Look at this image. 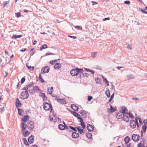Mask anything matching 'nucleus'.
Masks as SVG:
<instances>
[{"mask_svg": "<svg viewBox=\"0 0 147 147\" xmlns=\"http://www.w3.org/2000/svg\"><path fill=\"white\" fill-rule=\"evenodd\" d=\"M131 139L134 142H138L140 140V136L139 134H134L132 135Z\"/></svg>", "mask_w": 147, "mask_h": 147, "instance_id": "f257e3e1", "label": "nucleus"}, {"mask_svg": "<svg viewBox=\"0 0 147 147\" xmlns=\"http://www.w3.org/2000/svg\"><path fill=\"white\" fill-rule=\"evenodd\" d=\"M38 91H41V90L38 86H34L33 89L31 90V94L34 95L35 94V91L37 92Z\"/></svg>", "mask_w": 147, "mask_h": 147, "instance_id": "f03ea898", "label": "nucleus"}, {"mask_svg": "<svg viewBox=\"0 0 147 147\" xmlns=\"http://www.w3.org/2000/svg\"><path fill=\"white\" fill-rule=\"evenodd\" d=\"M128 110L126 107L123 106L122 107L121 110H120V113H122L123 115L127 114L128 113Z\"/></svg>", "mask_w": 147, "mask_h": 147, "instance_id": "7ed1b4c3", "label": "nucleus"}, {"mask_svg": "<svg viewBox=\"0 0 147 147\" xmlns=\"http://www.w3.org/2000/svg\"><path fill=\"white\" fill-rule=\"evenodd\" d=\"M49 103H48L47 102H45L43 104V108L46 111H48L47 109L49 108V107H50V105H51L50 103V101H49Z\"/></svg>", "mask_w": 147, "mask_h": 147, "instance_id": "20e7f679", "label": "nucleus"}, {"mask_svg": "<svg viewBox=\"0 0 147 147\" xmlns=\"http://www.w3.org/2000/svg\"><path fill=\"white\" fill-rule=\"evenodd\" d=\"M50 70V67L48 66L44 67L42 68L41 71H42V74L47 73H48Z\"/></svg>", "mask_w": 147, "mask_h": 147, "instance_id": "39448f33", "label": "nucleus"}, {"mask_svg": "<svg viewBox=\"0 0 147 147\" xmlns=\"http://www.w3.org/2000/svg\"><path fill=\"white\" fill-rule=\"evenodd\" d=\"M29 116L28 115H26L24 116L21 119L22 121H23L22 122L25 123L27 121L29 120Z\"/></svg>", "mask_w": 147, "mask_h": 147, "instance_id": "423d86ee", "label": "nucleus"}, {"mask_svg": "<svg viewBox=\"0 0 147 147\" xmlns=\"http://www.w3.org/2000/svg\"><path fill=\"white\" fill-rule=\"evenodd\" d=\"M16 106L17 108L21 107L22 105V104L21 102L18 98H17L16 101Z\"/></svg>", "mask_w": 147, "mask_h": 147, "instance_id": "0eeeda50", "label": "nucleus"}, {"mask_svg": "<svg viewBox=\"0 0 147 147\" xmlns=\"http://www.w3.org/2000/svg\"><path fill=\"white\" fill-rule=\"evenodd\" d=\"M28 142L30 144H32L33 143L34 140V136L31 135L28 138Z\"/></svg>", "mask_w": 147, "mask_h": 147, "instance_id": "6e6552de", "label": "nucleus"}, {"mask_svg": "<svg viewBox=\"0 0 147 147\" xmlns=\"http://www.w3.org/2000/svg\"><path fill=\"white\" fill-rule=\"evenodd\" d=\"M76 76H78L79 74H82L84 72V70L80 68H76Z\"/></svg>", "mask_w": 147, "mask_h": 147, "instance_id": "1a4fd4ad", "label": "nucleus"}, {"mask_svg": "<svg viewBox=\"0 0 147 147\" xmlns=\"http://www.w3.org/2000/svg\"><path fill=\"white\" fill-rule=\"evenodd\" d=\"M86 128L88 131L90 132L93 131L94 129V127L90 124H88L87 125Z\"/></svg>", "mask_w": 147, "mask_h": 147, "instance_id": "9d476101", "label": "nucleus"}, {"mask_svg": "<svg viewBox=\"0 0 147 147\" xmlns=\"http://www.w3.org/2000/svg\"><path fill=\"white\" fill-rule=\"evenodd\" d=\"M71 109H73L74 111H78L79 109V107L76 105L72 104L71 105Z\"/></svg>", "mask_w": 147, "mask_h": 147, "instance_id": "9b49d317", "label": "nucleus"}, {"mask_svg": "<svg viewBox=\"0 0 147 147\" xmlns=\"http://www.w3.org/2000/svg\"><path fill=\"white\" fill-rule=\"evenodd\" d=\"M76 128L78 131V132L80 134H82V133H84L85 132V131L83 129L81 128V127L80 126H78L76 127Z\"/></svg>", "mask_w": 147, "mask_h": 147, "instance_id": "f8f14e48", "label": "nucleus"}, {"mask_svg": "<svg viewBox=\"0 0 147 147\" xmlns=\"http://www.w3.org/2000/svg\"><path fill=\"white\" fill-rule=\"evenodd\" d=\"M79 134L76 132H73L72 133L71 136L73 138L76 139L79 137Z\"/></svg>", "mask_w": 147, "mask_h": 147, "instance_id": "ddd939ff", "label": "nucleus"}, {"mask_svg": "<svg viewBox=\"0 0 147 147\" xmlns=\"http://www.w3.org/2000/svg\"><path fill=\"white\" fill-rule=\"evenodd\" d=\"M80 113L84 117H83V118H86L87 117L86 112L84 110H81L80 111Z\"/></svg>", "mask_w": 147, "mask_h": 147, "instance_id": "4468645a", "label": "nucleus"}, {"mask_svg": "<svg viewBox=\"0 0 147 147\" xmlns=\"http://www.w3.org/2000/svg\"><path fill=\"white\" fill-rule=\"evenodd\" d=\"M134 122V120L131 119L130 121V123H129L130 127L133 129L135 128L136 127V124L135 123H133V122Z\"/></svg>", "mask_w": 147, "mask_h": 147, "instance_id": "2eb2a0df", "label": "nucleus"}, {"mask_svg": "<svg viewBox=\"0 0 147 147\" xmlns=\"http://www.w3.org/2000/svg\"><path fill=\"white\" fill-rule=\"evenodd\" d=\"M61 67V64L59 63H56L54 66V67L55 69L57 70L59 69Z\"/></svg>", "mask_w": 147, "mask_h": 147, "instance_id": "dca6fc26", "label": "nucleus"}, {"mask_svg": "<svg viewBox=\"0 0 147 147\" xmlns=\"http://www.w3.org/2000/svg\"><path fill=\"white\" fill-rule=\"evenodd\" d=\"M122 119L124 121H125L127 122H128L129 121V119L128 116L124 115Z\"/></svg>", "mask_w": 147, "mask_h": 147, "instance_id": "f3484780", "label": "nucleus"}, {"mask_svg": "<svg viewBox=\"0 0 147 147\" xmlns=\"http://www.w3.org/2000/svg\"><path fill=\"white\" fill-rule=\"evenodd\" d=\"M70 74L72 76H76V68L71 69L70 71Z\"/></svg>", "mask_w": 147, "mask_h": 147, "instance_id": "a211bd4d", "label": "nucleus"}, {"mask_svg": "<svg viewBox=\"0 0 147 147\" xmlns=\"http://www.w3.org/2000/svg\"><path fill=\"white\" fill-rule=\"evenodd\" d=\"M22 133L24 137H27L30 135V132L28 130H26L25 131H23L22 132Z\"/></svg>", "mask_w": 147, "mask_h": 147, "instance_id": "6ab92c4d", "label": "nucleus"}, {"mask_svg": "<svg viewBox=\"0 0 147 147\" xmlns=\"http://www.w3.org/2000/svg\"><path fill=\"white\" fill-rule=\"evenodd\" d=\"M25 124H23L22 123H21L20 124V127L22 128L21 132L23 131H24L26 130V127L25 126Z\"/></svg>", "mask_w": 147, "mask_h": 147, "instance_id": "aec40b11", "label": "nucleus"}, {"mask_svg": "<svg viewBox=\"0 0 147 147\" xmlns=\"http://www.w3.org/2000/svg\"><path fill=\"white\" fill-rule=\"evenodd\" d=\"M29 63H28L26 64V66L27 68L32 71H33L34 69V67L33 66H29L28 65Z\"/></svg>", "mask_w": 147, "mask_h": 147, "instance_id": "412c9836", "label": "nucleus"}, {"mask_svg": "<svg viewBox=\"0 0 147 147\" xmlns=\"http://www.w3.org/2000/svg\"><path fill=\"white\" fill-rule=\"evenodd\" d=\"M124 140L125 143L126 144H127L129 142V141L131 139L129 136H127L124 138Z\"/></svg>", "mask_w": 147, "mask_h": 147, "instance_id": "4be33fe9", "label": "nucleus"}, {"mask_svg": "<svg viewBox=\"0 0 147 147\" xmlns=\"http://www.w3.org/2000/svg\"><path fill=\"white\" fill-rule=\"evenodd\" d=\"M18 110L19 115L20 116H23L24 111L21 109L18 108Z\"/></svg>", "mask_w": 147, "mask_h": 147, "instance_id": "5701e85b", "label": "nucleus"}, {"mask_svg": "<svg viewBox=\"0 0 147 147\" xmlns=\"http://www.w3.org/2000/svg\"><path fill=\"white\" fill-rule=\"evenodd\" d=\"M86 136L88 139H90L92 138V135L91 133L88 132H87L86 134Z\"/></svg>", "mask_w": 147, "mask_h": 147, "instance_id": "b1692460", "label": "nucleus"}, {"mask_svg": "<svg viewBox=\"0 0 147 147\" xmlns=\"http://www.w3.org/2000/svg\"><path fill=\"white\" fill-rule=\"evenodd\" d=\"M22 36V35H17L16 34H13L12 36V38H13L17 39L18 38H20Z\"/></svg>", "mask_w": 147, "mask_h": 147, "instance_id": "393cba45", "label": "nucleus"}, {"mask_svg": "<svg viewBox=\"0 0 147 147\" xmlns=\"http://www.w3.org/2000/svg\"><path fill=\"white\" fill-rule=\"evenodd\" d=\"M51 109V112L53 114V115H54L55 112L54 110L53 109L52 105H50V107H49V108L47 109L48 111H49Z\"/></svg>", "mask_w": 147, "mask_h": 147, "instance_id": "a878e982", "label": "nucleus"}, {"mask_svg": "<svg viewBox=\"0 0 147 147\" xmlns=\"http://www.w3.org/2000/svg\"><path fill=\"white\" fill-rule=\"evenodd\" d=\"M105 93L106 95L108 98L110 97V91L109 89L107 90Z\"/></svg>", "mask_w": 147, "mask_h": 147, "instance_id": "bb28decb", "label": "nucleus"}, {"mask_svg": "<svg viewBox=\"0 0 147 147\" xmlns=\"http://www.w3.org/2000/svg\"><path fill=\"white\" fill-rule=\"evenodd\" d=\"M110 111L111 113H113L116 111V108H113L111 105H110Z\"/></svg>", "mask_w": 147, "mask_h": 147, "instance_id": "cd10ccee", "label": "nucleus"}, {"mask_svg": "<svg viewBox=\"0 0 147 147\" xmlns=\"http://www.w3.org/2000/svg\"><path fill=\"white\" fill-rule=\"evenodd\" d=\"M134 78V76L132 74H130L127 76V79L129 80L131 79H133Z\"/></svg>", "mask_w": 147, "mask_h": 147, "instance_id": "c85d7f7f", "label": "nucleus"}, {"mask_svg": "<svg viewBox=\"0 0 147 147\" xmlns=\"http://www.w3.org/2000/svg\"><path fill=\"white\" fill-rule=\"evenodd\" d=\"M39 80L41 82L44 83L45 82V80L42 78L41 73H40L39 74Z\"/></svg>", "mask_w": 147, "mask_h": 147, "instance_id": "c756f323", "label": "nucleus"}, {"mask_svg": "<svg viewBox=\"0 0 147 147\" xmlns=\"http://www.w3.org/2000/svg\"><path fill=\"white\" fill-rule=\"evenodd\" d=\"M64 126L62 124H59L58 125V128L59 129L62 130H64Z\"/></svg>", "mask_w": 147, "mask_h": 147, "instance_id": "7c9ffc66", "label": "nucleus"}, {"mask_svg": "<svg viewBox=\"0 0 147 147\" xmlns=\"http://www.w3.org/2000/svg\"><path fill=\"white\" fill-rule=\"evenodd\" d=\"M58 102L62 104H65L66 102L65 100H64L63 99H59V100L58 101Z\"/></svg>", "mask_w": 147, "mask_h": 147, "instance_id": "2f4dec72", "label": "nucleus"}, {"mask_svg": "<svg viewBox=\"0 0 147 147\" xmlns=\"http://www.w3.org/2000/svg\"><path fill=\"white\" fill-rule=\"evenodd\" d=\"M69 128L71 129L72 130L74 131V132H76L77 131V130H78L76 127H74L73 126H69Z\"/></svg>", "mask_w": 147, "mask_h": 147, "instance_id": "473e14b6", "label": "nucleus"}, {"mask_svg": "<svg viewBox=\"0 0 147 147\" xmlns=\"http://www.w3.org/2000/svg\"><path fill=\"white\" fill-rule=\"evenodd\" d=\"M142 128L143 129V131L144 133L146 132L147 129V127L146 125H143L142 126Z\"/></svg>", "mask_w": 147, "mask_h": 147, "instance_id": "72a5a7b5", "label": "nucleus"}, {"mask_svg": "<svg viewBox=\"0 0 147 147\" xmlns=\"http://www.w3.org/2000/svg\"><path fill=\"white\" fill-rule=\"evenodd\" d=\"M95 80L96 84H101L100 79L98 78H95Z\"/></svg>", "mask_w": 147, "mask_h": 147, "instance_id": "f704fd0d", "label": "nucleus"}, {"mask_svg": "<svg viewBox=\"0 0 147 147\" xmlns=\"http://www.w3.org/2000/svg\"><path fill=\"white\" fill-rule=\"evenodd\" d=\"M144 144L142 143L141 142L139 143L138 144V147H144Z\"/></svg>", "mask_w": 147, "mask_h": 147, "instance_id": "c9c22d12", "label": "nucleus"}, {"mask_svg": "<svg viewBox=\"0 0 147 147\" xmlns=\"http://www.w3.org/2000/svg\"><path fill=\"white\" fill-rule=\"evenodd\" d=\"M127 115H129V117L131 119H133L134 118L133 114L130 113H127Z\"/></svg>", "mask_w": 147, "mask_h": 147, "instance_id": "e433bc0d", "label": "nucleus"}, {"mask_svg": "<svg viewBox=\"0 0 147 147\" xmlns=\"http://www.w3.org/2000/svg\"><path fill=\"white\" fill-rule=\"evenodd\" d=\"M34 48H33L31 49L30 52V54L31 56L33 55L35 53V51H33Z\"/></svg>", "mask_w": 147, "mask_h": 147, "instance_id": "4c0bfd02", "label": "nucleus"}, {"mask_svg": "<svg viewBox=\"0 0 147 147\" xmlns=\"http://www.w3.org/2000/svg\"><path fill=\"white\" fill-rule=\"evenodd\" d=\"M28 85L29 87H31L34 86V83L33 82H29L28 83Z\"/></svg>", "mask_w": 147, "mask_h": 147, "instance_id": "58836bf2", "label": "nucleus"}, {"mask_svg": "<svg viewBox=\"0 0 147 147\" xmlns=\"http://www.w3.org/2000/svg\"><path fill=\"white\" fill-rule=\"evenodd\" d=\"M114 93H113L112 94V95H111L110 98H109V100L108 102H111V101L112 100V99H113V98H114Z\"/></svg>", "mask_w": 147, "mask_h": 147, "instance_id": "ea45409f", "label": "nucleus"}, {"mask_svg": "<svg viewBox=\"0 0 147 147\" xmlns=\"http://www.w3.org/2000/svg\"><path fill=\"white\" fill-rule=\"evenodd\" d=\"M80 125L82 126L83 129H85L86 126L84 122L80 123Z\"/></svg>", "mask_w": 147, "mask_h": 147, "instance_id": "a19ab883", "label": "nucleus"}, {"mask_svg": "<svg viewBox=\"0 0 147 147\" xmlns=\"http://www.w3.org/2000/svg\"><path fill=\"white\" fill-rule=\"evenodd\" d=\"M25 91H22V92L21 94L20 95V96L21 99H23L24 97V94H25Z\"/></svg>", "mask_w": 147, "mask_h": 147, "instance_id": "79ce46f5", "label": "nucleus"}, {"mask_svg": "<svg viewBox=\"0 0 147 147\" xmlns=\"http://www.w3.org/2000/svg\"><path fill=\"white\" fill-rule=\"evenodd\" d=\"M67 134L68 135H70L73 132L71 130L69 129L68 128V129H66Z\"/></svg>", "mask_w": 147, "mask_h": 147, "instance_id": "37998d69", "label": "nucleus"}, {"mask_svg": "<svg viewBox=\"0 0 147 147\" xmlns=\"http://www.w3.org/2000/svg\"><path fill=\"white\" fill-rule=\"evenodd\" d=\"M29 87L28 85H26L23 88L22 90H27L28 88Z\"/></svg>", "mask_w": 147, "mask_h": 147, "instance_id": "c03bdc74", "label": "nucleus"}, {"mask_svg": "<svg viewBox=\"0 0 147 147\" xmlns=\"http://www.w3.org/2000/svg\"><path fill=\"white\" fill-rule=\"evenodd\" d=\"M75 117H77L78 118V117H80L81 115H79V114H78V113H76V111L74 113V114L73 115Z\"/></svg>", "mask_w": 147, "mask_h": 147, "instance_id": "a18cd8bd", "label": "nucleus"}, {"mask_svg": "<svg viewBox=\"0 0 147 147\" xmlns=\"http://www.w3.org/2000/svg\"><path fill=\"white\" fill-rule=\"evenodd\" d=\"M47 90L48 92H49V94H52L53 92V91L51 90V89H50L49 87L48 88Z\"/></svg>", "mask_w": 147, "mask_h": 147, "instance_id": "49530a36", "label": "nucleus"}, {"mask_svg": "<svg viewBox=\"0 0 147 147\" xmlns=\"http://www.w3.org/2000/svg\"><path fill=\"white\" fill-rule=\"evenodd\" d=\"M26 80V78L25 76L23 77L21 80V82L22 84Z\"/></svg>", "mask_w": 147, "mask_h": 147, "instance_id": "de8ad7c7", "label": "nucleus"}, {"mask_svg": "<svg viewBox=\"0 0 147 147\" xmlns=\"http://www.w3.org/2000/svg\"><path fill=\"white\" fill-rule=\"evenodd\" d=\"M97 53V52H92L91 53L92 56L94 57H95Z\"/></svg>", "mask_w": 147, "mask_h": 147, "instance_id": "09e8293b", "label": "nucleus"}, {"mask_svg": "<svg viewBox=\"0 0 147 147\" xmlns=\"http://www.w3.org/2000/svg\"><path fill=\"white\" fill-rule=\"evenodd\" d=\"M53 116H54V118H53L54 120H53V121L54 122H56L57 121V116L56 115H53Z\"/></svg>", "mask_w": 147, "mask_h": 147, "instance_id": "8fccbe9b", "label": "nucleus"}, {"mask_svg": "<svg viewBox=\"0 0 147 147\" xmlns=\"http://www.w3.org/2000/svg\"><path fill=\"white\" fill-rule=\"evenodd\" d=\"M77 119L78 120H79V121L81 123L84 122V120L82 118L80 117H78Z\"/></svg>", "mask_w": 147, "mask_h": 147, "instance_id": "3c124183", "label": "nucleus"}, {"mask_svg": "<svg viewBox=\"0 0 147 147\" xmlns=\"http://www.w3.org/2000/svg\"><path fill=\"white\" fill-rule=\"evenodd\" d=\"M92 98H93V97L92 96H88V99H87L88 100V101H90L92 99Z\"/></svg>", "mask_w": 147, "mask_h": 147, "instance_id": "603ef678", "label": "nucleus"}, {"mask_svg": "<svg viewBox=\"0 0 147 147\" xmlns=\"http://www.w3.org/2000/svg\"><path fill=\"white\" fill-rule=\"evenodd\" d=\"M16 15L17 18H19L21 16V13L20 12L16 13Z\"/></svg>", "mask_w": 147, "mask_h": 147, "instance_id": "864d4df0", "label": "nucleus"}, {"mask_svg": "<svg viewBox=\"0 0 147 147\" xmlns=\"http://www.w3.org/2000/svg\"><path fill=\"white\" fill-rule=\"evenodd\" d=\"M103 81L104 82H105L106 83V84L108 86H109V82L108 81L107 78H105V79H104V80Z\"/></svg>", "mask_w": 147, "mask_h": 147, "instance_id": "5fc2aeb1", "label": "nucleus"}, {"mask_svg": "<svg viewBox=\"0 0 147 147\" xmlns=\"http://www.w3.org/2000/svg\"><path fill=\"white\" fill-rule=\"evenodd\" d=\"M123 115L122 114H121V115H118V119H123Z\"/></svg>", "mask_w": 147, "mask_h": 147, "instance_id": "6e6d98bb", "label": "nucleus"}, {"mask_svg": "<svg viewBox=\"0 0 147 147\" xmlns=\"http://www.w3.org/2000/svg\"><path fill=\"white\" fill-rule=\"evenodd\" d=\"M22 140L24 141V144H25L28 142L26 138H24L22 139Z\"/></svg>", "mask_w": 147, "mask_h": 147, "instance_id": "4d7b16f0", "label": "nucleus"}, {"mask_svg": "<svg viewBox=\"0 0 147 147\" xmlns=\"http://www.w3.org/2000/svg\"><path fill=\"white\" fill-rule=\"evenodd\" d=\"M40 93L41 94V97H42V98H45V96H46L45 94V93H42L40 91Z\"/></svg>", "mask_w": 147, "mask_h": 147, "instance_id": "13d9d810", "label": "nucleus"}, {"mask_svg": "<svg viewBox=\"0 0 147 147\" xmlns=\"http://www.w3.org/2000/svg\"><path fill=\"white\" fill-rule=\"evenodd\" d=\"M43 102H45V101H47V96H45V97L44 98H43Z\"/></svg>", "mask_w": 147, "mask_h": 147, "instance_id": "bf43d9fd", "label": "nucleus"}, {"mask_svg": "<svg viewBox=\"0 0 147 147\" xmlns=\"http://www.w3.org/2000/svg\"><path fill=\"white\" fill-rule=\"evenodd\" d=\"M48 48V47H40V51H42V49H45Z\"/></svg>", "mask_w": 147, "mask_h": 147, "instance_id": "052dcab7", "label": "nucleus"}, {"mask_svg": "<svg viewBox=\"0 0 147 147\" xmlns=\"http://www.w3.org/2000/svg\"><path fill=\"white\" fill-rule=\"evenodd\" d=\"M29 96V95L28 93V94H26L25 97H24L23 100H24L25 99H26L28 98Z\"/></svg>", "mask_w": 147, "mask_h": 147, "instance_id": "680f3d73", "label": "nucleus"}, {"mask_svg": "<svg viewBox=\"0 0 147 147\" xmlns=\"http://www.w3.org/2000/svg\"><path fill=\"white\" fill-rule=\"evenodd\" d=\"M30 127H32L31 130H33V128L34 127V123H30Z\"/></svg>", "mask_w": 147, "mask_h": 147, "instance_id": "e2e57ef3", "label": "nucleus"}, {"mask_svg": "<svg viewBox=\"0 0 147 147\" xmlns=\"http://www.w3.org/2000/svg\"><path fill=\"white\" fill-rule=\"evenodd\" d=\"M84 77H88L89 76H90V74H88V73H84Z\"/></svg>", "mask_w": 147, "mask_h": 147, "instance_id": "0e129e2a", "label": "nucleus"}, {"mask_svg": "<svg viewBox=\"0 0 147 147\" xmlns=\"http://www.w3.org/2000/svg\"><path fill=\"white\" fill-rule=\"evenodd\" d=\"M8 4L7 2L4 1L3 4V5L4 7H5Z\"/></svg>", "mask_w": 147, "mask_h": 147, "instance_id": "69168bd1", "label": "nucleus"}, {"mask_svg": "<svg viewBox=\"0 0 147 147\" xmlns=\"http://www.w3.org/2000/svg\"><path fill=\"white\" fill-rule=\"evenodd\" d=\"M27 49L26 48H23L22 49L20 50V51L22 52H24Z\"/></svg>", "mask_w": 147, "mask_h": 147, "instance_id": "338daca9", "label": "nucleus"}, {"mask_svg": "<svg viewBox=\"0 0 147 147\" xmlns=\"http://www.w3.org/2000/svg\"><path fill=\"white\" fill-rule=\"evenodd\" d=\"M143 123L144 124V125H147V119H145L143 121Z\"/></svg>", "mask_w": 147, "mask_h": 147, "instance_id": "774afa93", "label": "nucleus"}]
</instances>
